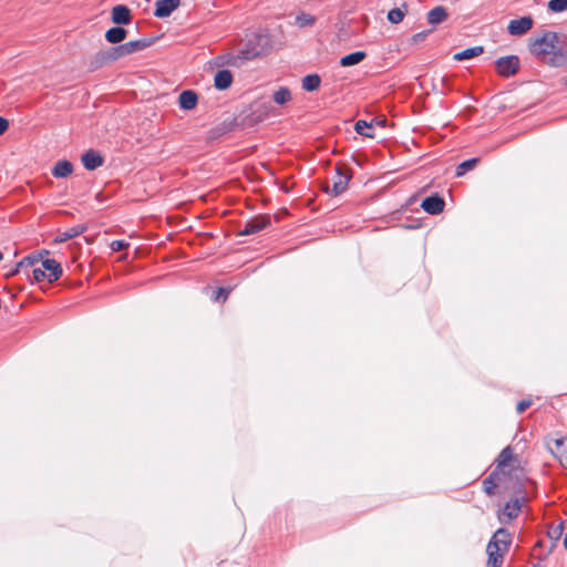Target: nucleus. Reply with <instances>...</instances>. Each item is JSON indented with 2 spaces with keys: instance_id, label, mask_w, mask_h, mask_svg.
I'll return each mask as SVG.
<instances>
[{
  "instance_id": "1",
  "label": "nucleus",
  "mask_w": 567,
  "mask_h": 567,
  "mask_svg": "<svg viewBox=\"0 0 567 567\" xmlns=\"http://www.w3.org/2000/svg\"><path fill=\"white\" fill-rule=\"evenodd\" d=\"M529 51L543 61L551 55L548 63L553 66H560L567 62V51L559 45V37L556 32L545 31L542 37L530 41Z\"/></svg>"
},
{
  "instance_id": "2",
  "label": "nucleus",
  "mask_w": 567,
  "mask_h": 567,
  "mask_svg": "<svg viewBox=\"0 0 567 567\" xmlns=\"http://www.w3.org/2000/svg\"><path fill=\"white\" fill-rule=\"evenodd\" d=\"M269 49L270 37L267 31L260 30L252 34L245 48L239 51L238 58L243 60H254L266 53Z\"/></svg>"
},
{
  "instance_id": "3",
  "label": "nucleus",
  "mask_w": 567,
  "mask_h": 567,
  "mask_svg": "<svg viewBox=\"0 0 567 567\" xmlns=\"http://www.w3.org/2000/svg\"><path fill=\"white\" fill-rule=\"evenodd\" d=\"M123 58L124 56L120 45L102 49L91 58L89 68L91 71H94Z\"/></svg>"
},
{
  "instance_id": "4",
  "label": "nucleus",
  "mask_w": 567,
  "mask_h": 567,
  "mask_svg": "<svg viewBox=\"0 0 567 567\" xmlns=\"http://www.w3.org/2000/svg\"><path fill=\"white\" fill-rule=\"evenodd\" d=\"M351 177H352L351 172L348 168H346L343 166H337L336 175L332 178V181H333L332 188L330 189L327 186L326 192L333 196H338V195L342 194L348 188V184H349Z\"/></svg>"
},
{
  "instance_id": "5",
  "label": "nucleus",
  "mask_w": 567,
  "mask_h": 567,
  "mask_svg": "<svg viewBox=\"0 0 567 567\" xmlns=\"http://www.w3.org/2000/svg\"><path fill=\"white\" fill-rule=\"evenodd\" d=\"M520 61L517 55H506L495 61V68L499 75L509 78L515 75L519 70Z\"/></svg>"
},
{
  "instance_id": "6",
  "label": "nucleus",
  "mask_w": 567,
  "mask_h": 567,
  "mask_svg": "<svg viewBox=\"0 0 567 567\" xmlns=\"http://www.w3.org/2000/svg\"><path fill=\"white\" fill-rule=\"evenodd\" d=\"M525 496H516L508 501L502 511V515L499 516V520L502 523H507L514 518H516L520 512L522 505L526 502Z\"/></svg>"
},
{
  "instance_id": "7",
  "label": "nucleus",
  "mask_w": 567,
  "mask_h": 567,
  "mask_svg": "<svg viewBox=\"0 0 567 567\" xmlns=\"http://www.w3.org/2000/svg\"><path fill=\"white\" fill-rule=\"evenodd\" d=\"M270 225V216L269 215H260L248 221H246L244 228L239 231L241 236H248L252 234H257L265 229Z\"/></svg>"
},
{
  "instance_id": "8",
  "label": "nucleus",
  "mask_w": 567,
  "mask_h": 567,
  "mask_svg": "<svg viewBox=\"0 0 567 567\" xmlns=\"http://www.w3.org/2000/svg\"><path fill=\"white\" fill-rule=\"evenodd\" d=\"M549 452L567 468V437L556 439L548 443Z\"/></svg>"
},
{
  "instance_id": "9",
  "label": "nucleus",
  "mask_w": 567,
  "mask_h": 567,
  "mask_svg": "<svg viewBox=\"0 0 567 567\" xmlns=\"http://www.w3.org/2000/svg\"><path fill=\"white\" fill-rule=\"evenodd\" d=\"M444 206L445 202L439 194L427 196L421 203V207L430 215H437L442 213Z\"/></svg>"
},
{
  "instance_id": "10",
  "label": "nucleus",
  "mask_w": 567,
  "mask_h": 567,
  "mask_svg": "<svg viewBox=\"0 0 567 567\" xmlns=\"http://www.w3.org/2000/svg\"><path fill=\"white\" fill-rule=\"evenodd\" d=\"M533 23L534 21L530 17H522L519 19L511 20L507 25V31L512 35H522L532 29Z\"/></svg>"
},
{
  "instance_id": "11",
  "label": "nucleus",
  "mask_w": 567,
  "mask_h": 567,
  "mask_svg": "<svg viewBox=\"0 0 567 567\" xmlns=\"http://www.w3.org/2000/svg\"><path fill=\"white\" fill-rule=\"evenodd\" d=\"M506 551L507 550H503L501 547H497L494 543H488L486 547L488 556L486 567H501Z\"/></svg>"
},
{
  "instance_id": "12",
  "label": "nucleus",
  "mask_w": 567,
  "mask_h": 567,
  "mask_svg": "<svg viewBox=\"0 0 567 567\" xmlns=\"http://www.w3.org/2000/svg\"><path fill=\"white\" fill-rule=\"evenodd\" d=\"M181 0H158L154 16L157 18H167L178 8Z\"/></svg>"
},
{
  "instance_id": "13",
  "label": "nucleus",
  "mask_w": 567,
  "mask_h": 567,
  "mask_svg": "<svg viewBox=\"0 0 567 567\" xmlns=\"http://www.w3.org/2000/svg\"><path fill=\"white\" fill-rule=\"evenodd\" d=\"M132 20L131 10L124 4H117L112 9V21L117 25L128 24Z\"/></svg>"
},
{
  "instance_id": "14",
  "label": "nucleus",
  "mask_w": 567,
  "mask_h": 567,
  "mask_svg": "<svg viewBox=\"0 0 567 567\" xmlns=\"http://www.w3.org/2000/svg\"><path fill=\"white\" fill-rule=\"evenodd\" d=\"M42 267L48 275V281H56L62 276V267L55 259H43Z\"/></svg>"
},
{
  "instance_id": "15",
  "label": "nucleus",
  "mask_w": 567,
  "mask_h": 567,
  "mask_svg": "<svg viewBox=\"0 0 567 567\" xmlns=\"http://www.w3.org/2000/svg\"><path fill=\"white\" fill-rule=\"evenodd\" d=\"M83 166L89 171H94L102 166L103 157L94 150L86 151L81 157Z\"/></svg>"
},
{
  "instance_id": "16",
  "label": "nucleus",
  "mask_w": 567,
  "mask_h": 567,
  "mask_svg": "<svg viewBox=\"0 0 567 567\" xmlns=\"http://www.w3.org/2000/svg\"><path fill=\"white\" fill-rule=\"evenodd\" d=\"M488 543H494L503 550H508V547L512 543V535L507 529L498 528Z\"/></svg>"
},
{
  "instance_id": "17",
  "label": "nucleus",
  "mask_w": 567,
  "mask_h": 567,
  "mask_svg": "<svg viewBox=\"0 0 567 567\" xmlns=\"http://www.w3.org/2000/svg\"><path fill=\"white\" fill-rule=\"evenodd\" d=\"M233 83V74L229 70H219L214 78L215 87L224 91L227 90Z\"/></svg>"
},
{
  "instance_id": "18",
  "label": "nucleus",
  "mask_w": 567,
  "mask_h": 567,
  "mask_svg": "<svg viewBox=\"0 0 567 567\" xmlns=\"http://www.w3.org/2000/svg\"><path fill=\"white\" fill-rule=\"evenodd\" d=\"M126 35H127V31L121 25L113 27L105 32L106 41L112 44H118V45L121 44L122 41H124L126 39Z\"/></svg>"
},
{
  "instance_id": "19",
  "label": "nucleus",
  "mask_w": 567,
  "mask_h": 567,
  "mask_svg": "<svg viewBox=\"0 0 567 567\" xmlns=\"http://www.w3.org/2000/svg\"><path fill=\"white\" fill-rule=\"evenodd\" d=\"M197 94L192 90H185L179 94L178 102L183 110H193L197 104Z\"/></svg>"
},
{
  "instance_id": "20",
  "label": "nucleus",
  "mask_w": 567,
  "mask_h": 567,
  "mask_svg": "<svg viewBox=\"0 0 567 567\" xmlns=\"http://www.w3.org/2000/svg\"><path fill=\"white\" fill-rule=\"evenodd\" d=\"M73 172V165L70 161L63 159L54 164L52 168V175L55 178L68 177Z\"/></svg>"
},
{
  "instance_id": "21",
  "label": "nucleus",
  "mask_w": 567,
  "mask_h": 567,
  "mask_svg": "<svg viewBox=\"0 0 567 567\" xmlns=\"http://www.w3.org/2000/svg\"><path fill=\"white\" fill-rule=\"evenodd\" d=\"M86 228L87 227L85 225H75V226L60 233L56 236L55 241L64 243L69 239L75 238V237L82 235L86 230Z\"/></svg>"
},
{
  "instance_id": "22",
  "label": "nucleus",
  "mask_w": 567,
  "mask_h": 567,
  "mask_svg": "<svg viewBox=\"0 0 567 567\" xmlns=\"http://www.w3.org/2000/svg\"><path fill=\"white\" fill-rule=\"evenodd\" d=\"M367 56L364 51H355L340 59L341 66H352L361 63Z\"/></svg>"
},
{
  "instance_id": "23",
  "label": "nucleus",
  "mask_w": 567,
  "mask_h": 567,
  "mask_svg": "<svg viewBox=\"0 0 567 567\" xmlns=\"http://www.w3.org/2000/svg\"><path fill=\"white\" fill-rule=\"evenodd\" d=\"M447 18V11L444 7H435L427 13V21L430 24H439Z\"/></svg>"
},
{
  "instance_id": "24",
  "label": "nucleus",
  "mask_w": 567,
  "mask_h": 567,
  "mask_svg": "<svg viewBox=\"0 0 567 567\" xmlns=\"http://www.w3.org/2000/svg\"><path fill=\"white\" fill-rule=\"evenodd\" d=\"M499 482V474L497 471L492 472L484 481H483V488L484 492L488 496H493L495 494V488Z\"/></svg>"
},
{
  "instance_id": "25",
  "label": "nucleus",
  "mask_w": 567,
  "mask_h": 567,
  "mask_svg": "<svg viewBox=\"0 0 567 567\" xmlns=\"http://www.w3.org/2000/svg\"><path fill=\"white\" fill-rule=\"evenodd\" d=\"M483 52H484L483 47H481V45L472 47V48H467V49H465V50H463L461 52H457L454 55V59L457 60V61L470 60V59H473L475 56H478Z\"/></svg>"
},
{
  "instance_id": "26",
  "label": "nucleus",
  "mask_w": 567,
  "mask_h": 567,
  "mask_svg": "<svg viewBox=\"0 0 567 567\" xmlns=\"http://www.w3.org/2000/svg\"><path fill=\"white\" fill-rule=\"evenodd\" d=\"M321 79L318 74H308L302 79V89L307 92H312L319 89Z\"/></svg>"
},
{
  "instance_id": "27",
  "label": "nucleus",
  "mask_w": 567,
  "mask_h": 567,
  "mask_svg": "<svg viewBox=\"0 0 567 567\" xmlns=\"http://www.w3.org/2000/svg\"><path fill=\"white\" fill-rule=\"evenodd\" d=\"M354 130L358 134L365 136V137L373 138L375 136L374 130H373V124L368 123L367 121H363V120H359L355 123Z\"/></svg>"
},
{
  "instance_id": "28",
  "label": "nucleus",
  "mask_w": 567,
  "mask_h": 567,
  "mask_svg": "<svg viewBox=\"0 0 567 567\" xmlns=\"http://www.w3.org/2000/svg\"><path fill=\"white\" fill-rule=\"evenodd\" d=\"M272 100L277 104L284 105L291 100V92L288 87L282 86L274 93Z\"/></svg>"
},
{
  "instance_id": "29",
  "label": "nucleus",
  "mask_w": 567,
  "mask_h": 567,
  "mask_svg": "<svg viewBox=\"0 0 567 567\" xmlns=\"http://www.w3.org/2000/svg\"><path fill=\"white\" fill-rule=\"evenodd\" d=\"M513 458V450L511 446H506L502 450V452L497 456V468H503L504 466L508 465V463Z\"/></svg>"
},
{
  "instance_id": "30",
  "label": "nucleus",
  "mask_w": 567,
  "mask_h": 567,
  "mask_svg": "<svg viewBox=\"0 0 567 567\" xmlns=\"http://www.w3.org/2000/svg\"><path fill=\"white\" fill-rule=\"evenodd\" d=\"M477 163H478L477 158H470V159L462 162L456 167V176L461 177L465 173L472 171L476 166Z\"/></svg>"
},
{
  "instance_id": "31",
  "label": "nucleus",
  "mask_w": 567,
  "mask_h": 567,
  "mask_svg": "<svg viewBox=\"0 0 567 567\" xmlns=\"http://www.w3.org/2000/svg\"><path fill=\"white\" fill-rule=\"evenodd\" d=\"M38 262H39V256H35V255L25 256L17 264V267L12 274H17L21 268L33 267Z\"/></svg>"
},
{
  "instance_id": "32",
  "label": "nucleus",
  "mask_w": 567,
  "mask_h": 567,
  "mask_svg": "<svg viewBox=\"0 0 567 567\" xmlns=\"http://www.w3.org/2000/svg\"><path fill=\"white\" fill-rule=\"evenodd\" d=\"M404 16H405V13L402 9L393 8L388 12V20L393 24H398V23L402 22V20L404 19Z\"/></svg>"
},
{
  "instance_id": "33",
  "label": "nucleus",
  "mask_w": 567,
  "mask_h": 567,
  "mask_svg": "<svg viewBox=\"0 0 567 567\" xmlns=\"http://www.w3.org/2000/svg\"><path fill=\"white\" fill-rule=\"evenodd\" d=\"M120 47H121V50H122V53H123L124 58L127 56V55H131L133 53L140 52L137 42L135 40L134 41H128V42L123 43V44H120Z\"/></svg>"
},
{
  "instance_id": "34",
  "label": "nucleus",
  "mask_w": 567,
  "mask_h": 567,
  "mask_svg": "<svg viewBox=\"0 0 567 567\" xmlns=\"http://www.w3.org/2000/svg\"><path fill=\"white\" fill-rule=\"evenodd\" d=\"M296 23L300 28L312 25L315 23V17L302 12L296 17Z\"/></svg>"
},
{
  "instance_id": "35",
  "label": "nucleus",
  "mask_w": 567,
  "mask_h": 567,
  "mask_svg": "<svg viewBox=\"0 0 567 567\" xmlns=\"http://www.w3.org/2000/svg\"><path fill=\"white\" fill-rule=\"evenodd\" d=\"M548 9L553 12H563L567 10V0H550Z\"/></svg>"
},
{
  "instance_id": "36",
  "label": "nucleus",
  "mask_w": 567,
  "mask_h": 567,
  "mask_svg": "<svg viewBox=\"0 0 567 567\" xmlns=\"http://www.w3.org/2000/svg\"><path fill=\"white\" fill-rule=\"evenodd\" d=\"M230 291H231V288L219 287L216 290V296H215L214 300L215 301H219V300L225 301L228 298Z\"/></svg>"
},
{
  "instance_id": "37",
  "label": "nucleus",
  "mask_w": 567,
  "mask_h": 567,
  "mask_svg": "<svg viewBox=\"0 0 567 567\" xmlns=\"http://www.w3.org/2000/svg\"><path fill=\"white\" fill-rule=\"evenodd\" d=\"M135 41L137 42L140 51H143L146 48L151 47L155 42V39L154 38H142V39H138Z\"/></svg>"
},
{
  "instance_id": "38",
  "label": "nucleus",
  "mask_w": 567,
  "mask_h": 567,
  "mask_svg": "<svg viewBox=\"0 0 567 567\" xmlns=\"http://www.w3.org/2000/svg\"><path fill=\"white\" fill-rule=\"evenodd\" d=\"M110 247L113 251H122L128 247V244L124 240H113Z\"/></svg>"
},
{
  "instance_id": "39",
  "label": "nucleus",
  "mask_w": 567,
  "mask_h": 567,
  "mask_svg": "<svg viewBox=\"0 0 567 567\" xmlns=\"http://www.w3.org/2000/svg\"><path fill=\"white\" fill-rule=\"evenodd\" d=\"M32 276H33V280H35V281H42L44 278L48 279V275L44 271L43 267L42 268H34L33 271H32Z\"/></svg>"
},
{
  "instance_id": "40",
  "label": "nucleus",
  "mask_w": 567,
  "mask_h": 567,
  "mask_svg": "<svg viewBox=\"0 0 567 567\" xmlns=\"http://www.w3.org/2000/svg\"><path fill=\"white\" fill-rule=\"evenodd\" d=\"M514 493L516 496H525L526 497V489H525V483L523 481H518L515 484Z\"/></svg>"
},
{
  "instance_id": "41",
  "label": "nucleus",
  "mask_w": 567,
  "mask_h": 567,
  "mask_svg": "<svg viewBox=\"0 0 567 567\" xmlns=\"http://www.w3.org/2000/svg\"><path fill=\"white\" fill-rule=\"evenodd\" d=\"M431 31H422V32H419V33H415L412 38H411V42L413 44H417L419 42L423 41L427 34L430 33Z\"/></svg>"
},
{
  "instance_id": "42",
  "label": "nucleus",
  "mask_w": 567,
  "mask_h": 567,
  "mask_svg": "<svg viewBox=\"0 0 567 567\" xmlns=\"http://www.w3.org/2000/svg\"><path fill=\"white\" fill-rule=\"evenodd\" d=\"M530 404H532L530 400H522L518 402V404L516 406V411L518 413H523L530 406Z\"/></svg>"
},
{
  "instance_id": "43",
  "label": "nucleus",
  "mask_w": 567,
  "mask_h": 567,
  "mask_svg": "<svg viewBox=\"0 0 567 567\" xmlns=\"http://www.w3.org/2000/svg\"><path fill=\"white\" fill-rule=\"evenodd\" d=\"M9 127V122L7 118L0 116V135H2Z\"/></svg>"
},
{
  "instance_id": "44",
  "label": "nucleus",
  "mask_w": 567,
  "mask_h": 567,
  "mask_svg": "<svg viewBox=\"0 0 567 567\" xmlns=\"http://www.w3.org/2000/svg\"><path fill=\"white\" fill-rule=\"evenodd\" d=\"M47 255H49V251H48V250H42L40 254H38L37 256H39V261H40V260L42 261V260H43V259H42V258H43V256H47Z\"/></svg>"
},
{
  "instance_id": "45",
  "label": "nucleus",
  "mask_w": 567,
  "mask_h": 567,
  "mask_svg": "<svg viewBox=\"0 0 567 567\" xmlns=\"http://www.w3.org/2000/svg\"><path fill=\"white\" fill-rule=\"evenodd\" d=\"M95 197H96V200H99V202H103V195H102V193H97Z\"/></svg>"
},
{
  "instance_id": "46",
  "label": "nucleus",
  "mask_w": 567,
  "mask_h": 567,
  "mask_svg": "<svg viewBox=\"0 0 567 567\" xmlns=\"http://www.w3.org/2000/svg\"><path fill=\"white\" fill-rule=\"evenodd\" d=\"M384 122H385V120L377 121V124H378V125H380V126H382V125H384Z\"/></svg>"
},
{
  "instance_id": "47",
  "label": "nucleus",
  "mask_w": 567,
  "mask_h": 567,
  "mask_svg": "<svg viewBox=\"0 0 567 567\" xmlns=\"http://www.w3.org/2000/svg\"><path fill=\"white\" fill-rule=\"evenodd\" d=\"M564 546L567 549V533H566V536H565V539H564Z\"/></svg>"
}]
</instances>
